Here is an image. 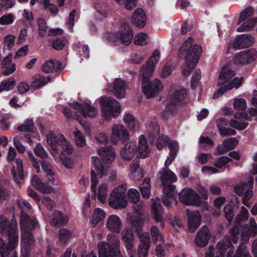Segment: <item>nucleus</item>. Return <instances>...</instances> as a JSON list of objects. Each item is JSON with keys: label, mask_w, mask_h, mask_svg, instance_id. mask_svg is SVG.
Wrapping results in <instances>:
<instances>
[{"label": "nucleus", "mask_w": 257, "mask_h": 257, "mask_svg": "<svg viewBox=\"0 0 257 257\" xmlns=\"http://www.w3.org/2000/svg\"><path fill=\"white\" fill-rule=\"evenodd\" d=\"M137 236L139 238L140 242L139 245H151L150 234L148 232H140Z\"/></svg>", "instance_id": "nucleus-51"}, {"label": "nucleus", "mask_w": 257, "mask_h": 257, "mask_svg": "<svg viewBox=\"0 0 257 257\" xmlns=\"http://www.w3.org/2000/svg\"><path fill=\"white\" fill-rule=\"evenodd\" d=\"M16 167H14L12 170V173L14 180L17 183H20V180L24 179V169L23 167V161L22 159L18 158L16 160Z\"/></svg>", "instance_id": "nucleus-32"}, {"label": "nucleus", "mask_w": 257, "mask_h": 257, "mask_svg": "<svg viewBox=\"0 0 257 257\" xmlns=\"http://www.w3.org/2000/svg\"><path fill=\"white\" fill-rule=\"evenodd\" d=\"M126 87V84L123 80L120 78H116L111 90L117 98L120 99L125 97Z\"/></svg>", "instance_id": "nucleus-24"}, {"label": "nucleus", "mask_w": 257, "mask_h": 257, "mask_svg": "<svg viewBox=\"0 0 257 257\" xmlns=\"http://www.w3.org/2000/svg\"><path fill=\"white\" fill-rule=\"evenodd\" d=\"M62 63L58 60L51 59L45 62L42 66V70L46 73H52L58 71Z\"/></svg>", "instance_id": "nucleus-33"}, {"label": "nucleus", "mask_w": 257, "mask_h": 257, "mask_svg": "<svg viewBox=\"0 0 257 257\" xmlns=\"http://www.w3.org/2000/svg\"><path fill=\"white\" fill-rule=\"evenodd\" d=\"M106 225L111 232L117 233L121 230L122 222L118 216L111 215L107 218Z\"/></svg>", "instance_id": "nucleus-23"}, {"label": "nucleus", "mask_w": 257, "mask_h": 257, "mask_svg": "<svg viewBox=\"0 0 257 257\" xmlns=\"http://www.w3.org/2000/svg\"><path fill=\"white\" fill-rule=\"evenodd\" d=\"M151 234L153 238V242L155 243L158 241L163 242V238L160 233L158 228L155 226H153L151 229Z\"/></svg>", "instance_id": "nucleus-53"}, {"label": "nucleus", "mask_w": 257, "mask_h": 257, "mask_svg": "<svg viewBox=\"0 0 257 257\" xmlns=\"http://www.w3.org/2000/svg\"><path fill=\"white\" fill-rule=\"evenodd\" d=\"M72 153H68L67 152H64L62 150L60 155V159L63 165H64L67 168H71L73 165L72 160L66 154H70Z\"/></svg>", "instance_id": "nucleus-48"}, {"label": "nucleus", "mask_w": 257, "mask_h": 257, "mask_svg": "<svg viewBox=\"0 0 257 257\" xmlns=\"http://www.w3.org/2000/svg\"><path fill=\"white\" fill-rule=\"evenodd\" d=\"M148 42V37L145 33H141L134 38V43L136 45L141 46L147 44Z\"/></svg>", "instance_id": "nucleus-52"}, {"label": "nucleus", "mask_w": 257, "mask_h": 257, "mask_svg": "<svg viewBox=\"0 0 257 257\" xmlns=\"http://www.w3.org/2000/svg\"><path fill=\"white\" fill-rule=\"evenodd\" d=\"M255 59V52L241 51L236 54L234 58L236 63L245 64L253 61Z\"/></svg>", "instance_id": "nucleus-27"}, {"label": "nucleus", "mask_w": 257, "mask_h": 257, "mask_svg": "<svg viewBox=\"0 0 257 257\" xmlns=\"http://www.w3.org/2000/svg\"><path fill=\"white\" fill-rule=\"evenodd\" d=\"M121 237L130 257H135L136 250L133 247L134 236L132 229L125 228L121 232Z\"/></svg>", "instance_id": "nucleus-15"}, {"label": "nucleus", "mask_w": 257, "mask_h": 257, "mask_svg": "<svg viewBox=\"0 0 257 257\" xmlns=\"http://www.w3.org/2000/svg\"><path fill=\"white\" fill-rule=\"evenodd\" d=\"M142 77V89L143 93L148 98L154 97L163 88L161 82L158 79H155L151 81L149 76L151 75H147L145 72H141Z\"/></svg>", "instance_id": "nucleus-8"}, {"label": "nucleus", "mask_w": 257, "mask_h": 257, "mask_svg": "<svg viewBox=\"0 0 257 257\" xmlns=\"http://www.w3.org/2000/svg\"><path fill=\"white\" fill-rule=\"evenodd\" d=\"M232 161V159L227 156H223L217 158V160L213 162V165L216 168L219 169H221L224 167L229 169V165H227V164Z\"/></svg>", "instance_id": "nucleus-45"}, {"label": "nucleus", "mask_w": 257, "mask_h": 257, "mask_svg": "<svg viewBox=\"0 0 257 257\" xmlns=\"http://www.w3.org/2000/svg\"><path fill=\"white\" fill-rule=\"evenodd\" d=\"M152 211L154 218L157 222H160L161 225L163 226V210L161 201L158 197H156L155 199H152Z\"/></svg>", "instance_id": "nucleus-22"}, {"label": "nucleus", "mask_w": 257, "mask_h": 257, "mask_svg": "<svg viewBox=\"0 0 257 257\" xmlns=\"http://www.w3.org/2000/svg\"><path fill=\"white\" fill-rule=\"evenodd\" d=\"M60 239L63 242H65L70 237V233L66 228H61L59 231Z\"/></svg>", "instance_id": "nucleus-63"}, {"label": "nucleus", "mask_w": 257, "mask_h": 257, "mask_svg": "<svg viewBox=\"0 0 257 257\" xmlns=\"http://www.w3.org/2000/svg\"><path fill=\"white\" fill-rule=\"evenodd\" d=\"M147 131L151 143H154L156 139L160 137L159 126L155 119L149 122Z\"/></svg>", "instance_id": "nucleus-26"}, {"label": "nucleus", "mask_w": 257, "mask_h": 257, "mask_svg": "<svg viewBox=\"0 0 257 257\" xmlns=\"http://www.w3.org/2000/svg\"><path fill=\"white\" fill-rule=\"evenodd\" d=\"M107 242H100L98 244L99 257H122L119 250L120 241L117 236L109 233Z\"/></svg>", "instance_id": "nucleus-6"}, {"label": "nucleus", "mask_w": 257, "mask_h": 257, "mask_svg": "<svg viewBox=\"0 0 257 257\" xmlns=\"http://www.w3.org/2000/svg\"><path fill=\"white\" fill-rule=\"evenodd\" d=\"M63 112L67 118H73L75 117L79 122L83 125L84 123L83 119L78 114V112H73L72 109L69 108H64Z\"/></svg>", "instance_id": "nucleus-46"}, {"label": "nucleus", "mask_w": 257, "mask_h": 257, "mask_svg": "<svg viewBox=\"0 0 257 257\" xmlns=\"http://www.w3.org/2000/svg\"><path fill=\"white\" fill-rule=\"evenodd\" d=\"M38 25L39 27V35L43 37L46 34L48 30V26L44 19L40 18L38 20Z\"/></svg>", "instance_id": "nucleus-54"}, {"label": "nucleus", "mask_w": 257, "mask_h": 257, "mask_svg": "<svg viewBox=\"0 0 257 257\" xmlns=\"http://www.w3.org/2000/svg\"><path fill=\"white\" fill-rule=\"evenodd\" d=\"M147 18L144 11L142 9H137L133 16L132 22L134 25L139 28L144 27L146 24Z\"/></svg>", "instance_id": "nucleus-28"}, {"label": "nucleus", "mask_w": 257, "mask_h": 257, "mask_svg": "<svg viewBox=\"0 0 257 257\" xmlns=\"http://www.w3.org/2000/svg\"><path fill=\"white\" fill-rule=\"evenodd\" d=\"M107 195V189L106 184H103L99 187L97 198L102 203L105 202Z\"/></svg>", "instance_id": "nucleus-49"}, {"label": "nucleus", "mask_w": 257, "mask_h": 257, "mask_svg": "<svg viewBox=\"0 0 257 257\" xmlns=\"http://www.w3.org/2000/svg\"><path fill=\"white\" fill-rule=\"evenodd\" d=\"M50 77H45L40 74H36L32 77L31 86L34 89H38L44 86L50 81Z\"/></svg>", "instance_id": "nucleus-34"}, {"label": "nucleus", "mask_w": 257, "mask_h": 257, "mask_svg": "<svg viewBox=\"0 0 257 257\" xmlns=\"http://www.w3.org/2000/svg\"><path fill=\"white\" fill-rule=\"evenodd\" d=\"M47 141L52 149L57 153L61 148L62 150L68 153H72L73 147L68 143L66 139L62 134H55L53 132H50L47 136Z\"/></svg>", "instance_id": "nucleus-9"}, {"label": "nucleus", "mask_w": 257, "mask_h": 257, "mask_svg": "<svg viewBox=\"0 0 257 257\" xmlns=\"http://www.w3.org/2000/svg\"><path fill=\"white\" fill-rule=\"evenodd\" d=\"M112 134L111 139L112 142L114 144L117 143L118 140L125 142L130 139V135L127 130L122 125L114 124L112 126Z\"/></svg>", "instance_id": "nucleus-17"}, {"label": "nucleus", "mask_w": 257, "mask_h": 257, "mask_svg": "<svg viewBox=\"0 0 257 257\" xmlns=\"http://www.w3.org/2000/svg\"><path fill=\"white\" fill-rule=\"evenodd\" d=\"M123 120L131 130L135 131L138 130L139 127V122L132 114H126L123 117Z\"/></svg>", "instance_id": "nucleus-38"}, {"label": "nucleus", "mask_w": 257, "mask_h": 257, "mask_svg": "<svg viewBox=\"0 0 257 257\" xmlns=\"http://www.w3.org/2000/svg\"><path fill=\"white\" fill-rule=\"evenodd\" d=\"M14 22V16L12 14L4 15L0 18V24L9 25Z\"/></svg>", "instance_id": "nucleus-62"}, {"label": "nucleus", "mask_w": 257, "mask_h": 257, "mask_svg": "<svg viewBox=\"0 0 257 257\" xmlns=\"http://www.w3.org/2000/svg\"><path fill=\"white\" fill-rule=\"evenodd\" d=\"M70 106L74 109L80 110V113L82 114L81 116L84 118H93L97 114V111L96 108L87 103H80L76 101H73L70 103Z\"/></svg>", "instance_id": "nucleus-14"}, {"label": "nucleus", "mask_w": 257, "mask_h": 257, "mask_svg": "<svg viewBox=\"0 0 257 257\" xmlns=\"http://www.w3.org/2000/svg\"><path fill=\"white\" fill-rule=\"evenodd\" d=\"M229 125L231 127L239 131L244 130L248 125V122H241L237 120L231 119L230 121Z\"/></svg>", "instance_id": "nucleus-57"}, {"label": "nucleus", "mask_w": 257, "mask_h": 257, "mask_svg": "<svg viewBox=\"0 0 257 257\" xmlns=\"http://www.w3.org/2000/svg\"><path fill=\"white\" fill-rule=\"evenodd\" d=\"M10 198L9 190L3 185L0 184V202L8 200Z\"/></svg>", "instance_id": "nucleus-60"}, {"label": "nucleus", "mask_w": 257, "mask_h": 257, "mask_svg": "<svg viewBox=\"0 0 257 257\" xmlns=\"http://www.w3.org/2000/svg\"><path fill=\"white\" fill-rule=\"evenodd\" d=\"M94 8L97 14L103 18L107 17L108 13V5L103 2H96L94 4Z\"/></svg>", "instance_id": "nucleus-39"}, {"label": "nucleus", "mask_w": 257, "mask_h": 257, "mask_svg": "<svg viewBox=\"0 0 257 257\" xmlns=\"http://www.w3.org/2000/svg\"><path fill=\"white\" fill-rule=\"evenodd\" d=\"M242 79L243 77L239 78L235 77L226 85L219 88L218 90L214 94L213 98L216 99L220 97L227 90H230L233 87L238 88L242 84Z\"/></svg>", "instance_id": "nucleus-25"}, {"label": "nucleus", "mask_w": 257, "mask_h": 257, "mask_svg": "<svg viewBox=\"0 0 257 257\" xmlns=\"http://www.w3.org/2000/svg\"><path fill=\"white\" fill-rule=\"evenodd\" d=\"M179 200L181 202L187 205H197L201 204L199 195L191 188H185L179 194Z\"/></svg>", "instance_id": "nucleus-12"}, {"label": "nucleus", "mask_w": 257, "mask_h": 257, "mask_svg": "<svg viewBox=\"0 0 257 257\" xmlns=\"http://www.w3.org/2000/svg\"><path fill=\"white\" fill-rule=\"evenodd\" d=\"M254 42V39L249 34H242L238 35L234 40L233 44V48L235 50H239L249 47Z\"/></svg>", "instance_id": "nucleus-19"}, {"label": "nucleus", "mask_w": 257, "mask_h": 257, "mask_svg": "<svg viewBox=\"0 0 257 257\" xmlns=\"http://www.w3.org/2000/svg\"><path fill=\"white\" fill-rule=\"evenodd\" d=\"M218 254L215 257H224L225 252H227V257H232L234 254L231 240L229 237H226L218 242L217 245Z\"/></svg>", "instance_id": "nucleus-16"}, {"label": "nucleus", "mask_w": 257, "mask_h": 257, "mask_svg": "<svg viewBox=\"0 0 257 257\" xmlns=\"http://www.w3.org/2000/svg\"><path fill=\"white\" fill-rule=\"evenodd\" d=\"M233 107L237 110H244L246 108V103L243 98H234Z\"/></svg>", "instance_id": "nucleus-56"}, {"label": "nucleus", "mask_w": 257, "mask_h": 257, "mask_svg": "<svg viewBox=\"0 0 257 257\" xmlns=\"http://www.w3.org/2000/svg\"><path fill=\"white\" fill-rule=\"evenodd\" d=\"M104 211L100 208H96L90 220V223L94 227L99 221L102 220L105 217Z\"/></svg>", "instance_id": "nucleus-40"}, {"label": "nucleus", "mask_w": 257, "mask_h": 257, "mask_svg": "<svg viewBox=\"0 0 257 257\" xmlns=\"http://www.w3.org/2000/svg\"><path fill=\"white\" fill-rule=\"evenodd\" d=\"M186 214L188 216V229L193 232L200 225L201 215L198 211H191L189 209L186 210Z\"/></svg>", "instance_id": "nucleus-18"}, {"label": "nucleus", "mask_w": 257, "mask_h": 257, "mask_svg": "<svg viewBox=\"0 0 257 257\" xmlns=\"http://www.w3.org/2000/svg\"><path fill=\"white\" fill-rule=\"evenodd\" d=\"M98 153L101 160L97 157L91 158L93 168L91 171V190L94 195H96V185L98 183V178H101L106 175L108 167L106 164L112 162L114 158L115 153L111 147H101L98 149Z\"/></svg>", "instance_id": "nucleus-2"}, {"label": "nucleus", "mask_w": 257, "mask_h": 257, "mask_svg": "<svg viewBox=\"0 0 257 257\" xmlns=\"http://www.w3.org/2000/svg\"><path fill=\"white\" fill-rule=\"evenodd\" d=\"M53 216V218L51 221L53 225L61 226L67 222V219L63 216L62 214L59 210H55Z\"/></svg>", "instance_id": "nucleus-35"}, {"label": "nucleus", "mask_w": 257, "mask_h": 257, "mask_svg": "<svg viewBox=\"0 0 257 257\" xmlns=\"http://www.w3.org/2000/svg\"><path fill=\"white\" fill-rule=\"evenodd\" d=\"M125 185H121L112 191L111 197L109 199V205L112 208L117 209L124 207L126 205Z\"/></svg>", "instance_id": "nucleus-11"}, {"label": "nucleus", "mask_w": 257, "mask_h": 257, "mask_svg": "<svg viewBox=\"0 0 257 257\" xmlns=\"http://www.w3.org/2000/svg\"><path fill=\"white\" fill-rule=\"evenodd\" d=\"M193 39L189 37L180 48L179 56L184 55L185 62L182 66V74L185 76L190 75L198 62L202 53V48L199 45H193Z\"/></svg>", "instance_id": "nucleus-3"}, {"label": "nucleus", "mask_w": 257, "mask_h": 257, "mask_svg": "<svg viewBox=\"0 0 257 257\" xmlns=\"http://www.w3.org/2000/svg\"><path fill=\"white\" fill-rule=\"evenodd\" d=\"M74 139L76 145L80 147L85 145V140L80 131L77 130L74 132Z\"/></svg>", "instance_id": "nucleus-55"}, {"label": "nucleus", "mask_w": 257, "mask_h": 257, "mask_svg": "<svg viewBox=\"0 0 257 257\" xmlns=\"http://www.w3.org/2000/svg\"><path fill=\"white\" fill-rule=\"evenodd\" d=\"M211 237V233L209 228L203 226L197 232L195 239L196 244L200 247L206 246Z\"/></svg>", "instance_id": "nucleus-20"}, {"label": "nucleus", "mask_w": 257, "mask_h": 257, "mask_svg": "<svg viewBox=\"0 0 257 257\" xmlns=\"http://www.w3.org/2000/svg\"><path fill=\"white\" fill-rule=\"evenodd\" d=\"M248 227V232L245 233L244 231L242 232L241 237L244 238L245 240H248L249 235L251 234H255L257 232V225L255 222V219L253 217H251L250 219L249 226Z\"/></svg>", "instance_id": "nucleus-36"}, {"label": "nucleus", "mask_w": 257, "mask_h": 257, "mask_svg": "<svg viewBox=\"0 0 257 257\" xmlns=\"http://www.w3.org/2000/svg\"><path fill=\"white\" fill-rule=\"evenodd\" d=\"M16 85V81L14 78H10L8 80H5L1 82L0 85V92L8 91L12 89Z\"/></svg>", "instance_id": "nucleus-47"}, {"label": "nucleus", "mask_w": 257, "mask_h": 257, "mask_svg": "<svg viewBox=\"0 0 257 257\" xmlns=\"http://www.w3.org/2000/svg\"><path fill=\"white\" fill-rule=\"evenodd\" d=\"M187 95V91L185 88H181L174 90L170 96L171 103L173 105L181 104Z\"/></svg>", "instance_id": "nucleus-29"}, {"label": "nucleus", "mask_w": 257, "mask_h": 257, "mask_svg": "<svg viewBox=\"0 0 257 257\" xmlns=\"http://www.w3.org/2000/svg\"><path fill=\"white\" fill-rule=\"evenodd\" d=\"M102 114L106 119L116 117L120 113V105L115 99L110 97L102 96L99 100Z\"/></svg>", "instance_id": "nucleus-7"}, {"label": "nucleus", "mask_w": 257, "mask_h": 257, "mask_svg": "<svg viewBox=\"0 0 257 257\" xmlns=\"http://www.w3.org/2000/svg\"><path fill=\"white\" fill-rule=\"evenodd\" d=\"M21 239L24 245L30 247L35 242L32 234L34 230L38 225V222L34 218L31 217L23 211L21 214Z\"/></svg>", "instance_id": "nucleus-5"}, {"label": "nucleus", "mask_w": 257, "mask_h": 257, "mask_svg": "<svg viewBox=\"0 0 257 257\" xmlns=\"http://www.w3.org/2000/svg\"><path fill=\"white\" fill-rule=\"evenodd\" d=\"M133 32L131 27L126 23H123L121 25L120 30L115 34L116 37L115 42H119L122 44L129 45L133 38Z\"/></svg>", "instance_id": "nucleus-13"}, {"label": "nucleus", "mask_w": 257, "mask_h": 257, "mask_svg": "<svg viewBox=\"0 0 257 257\" xmlns=\"http://www.w3.org/2000/svg\"><path fill=\"white\" fill-rule=\"evenodd\" d=\"M161 180L164 186L163 192L169 198H173L175 193V186L170 184L172 182H176L177 178L175 174L167 168L163 169L160 172Z\"/></svg>", "instance_id": "nucleus-10"}, {"label": "nucleus", "mask_w": 257, "mask_h": 257, "mask_svg": "<svg viewBox=\"0 0 257 257\" xmlns=\"http://www.w3.org/2000/svg\"><path fill=\"white\" fill-rule=\"evenodd\" d=\"M256 23L257 18L249 19L247 21L244 22L243 24L237 28V31L238 32H241L249 30Z\"/></svg>", "instance_id": "nucleus-43"}, {"label": "nucleus", "mask_w": 257, "mask_h": 257, "mask_svg": "<svg viewBox=\"0 0 257 257\" xmlns=\"http://www.w3.org/2000/svg\"><path fill=\"white\" fill-rule=\"evenodd\" d=\"M34 123L33 119H27L24 123L21 124L17 127L19 131H23L28 133L34 132Z\"/></svg>", "instance_id": "nucleus-42"}, {"label": "nucleus", "mask_w": 257, "mask_h": 257, "mask_svg": "<svg viewBox=\"0 0 257 257\" xmlns=\"http://www.w3.org/2000/svg\"><path fill=\"white\" fill-rule=\"evenodd\" d=\"M251 257L249 250L245 243H240L236 251L235 255H232V257Z\"/></svg>", "instance_id": "nucleus-44"}, {"label": "nucleus", "mask_w": 257, "mask_h": 257, "mask_svg": "<svg viewBox=\"0 0 257 257\" xmlns=\"http://www.w3.org/2000/svg\"><path fill=\"white\" fill-rule=\"evenodd\" d=\"M159 55L160 53L159 51L155 50L149 60L142 66L140 71L145 72V74L147 75H152L153 71L154 63L157 61Z\"/></svg>", "instance_id": "nucleus-30"}, {"label": "nucleus", "mask_w": 257, "mask_h": 257, "mask_svg": "<svg viewBox=\"0 0 257 257\" xmlns=\"http://www.w3.org/2000/svg\"><path fill=\"white\" fill-rule=\"evenodd\" d=\"M119 5L124 4L126 10L130 11L135 8L137 6V0H116Z\"/></svg>", "instance_id": "nucleus-58"}, {"label": "nucleus", "mask_w": 257, "mask_h": 257, "mask_svg": "<svg viewBox=\"0 0 257 257\" xmlns=\"http://www.w3.org/2000/svg\"><path fill=\"white\" fill-rule=\"evenodd\" d=\"M235 75V73L233 70L229 69L227 67H223L220 72L218 77L217 84L222 85L228 82Z\"/></svg>", "instance_id": "nucleus-31"}, {"label": "nucleus", "mask_w": 257, "mask_h": 257, "mask_svg": "<svg viewBox=\"0 0 257 257\" xmlns=\"http://www.w3.org/2000/svg\"><path fill=\"white\" fill-rule=\"evenodd\" d=\"M35 153L37 156L44 159L47 157L48 154L44 150L41 145L38 144L35 149Z\"/></svg>", "instance_id": "nucleus-64"}, {"label": "nucleus", "mask_w": 257, "mask_h": 257, "mask_svg": "<svg viewBox=\"0 0 257 257\" xmlns=\"http://www.w3.org/2000/svg\"><path fill=\"white\" fill-rule=\"evenodd\" d=\"M0 233L5 238V240L0 237V257H18L16 249L19 240L17 222H10L6 216L0 214Z\"/></svg>", "instance_id": "nucleus-1"}, {"label": "nucleus", "mask_w": 257, "mask_h": 257, "mask_svg": "<svg viewBox=\"0 0 257 257\" xmlns=\"http://www.w3.org/2000/svg\"><path fill=\"white\" fill-rule=\"evenodd\" d=\"M253 13V8L252 7H248L245 10H244L242 12H241L240 14L238 22L240 23L248 17H249L252 15Z\"/></svg>", "instance_id": "nucleus-59"}, {"label": "nucleus", "mask_w": 257, "mask_h": 257, "mask_svg": "<svg viewBox=\"0 0 257 257\" xmlns=\"http://www.w3.org/2000/svg\"><path fill=\"white\" fill-rule=\"evenodd\" d=\"M65 45V40L63 38L55 39L52 42V47L56 50H62Z\"/></svg>", "instance_id": "nucleus-61"}, {"label": "nucleus", "mask_w": 257, "mask_h": 257, "mask_svg": "<svg viewBox=\"0 0 257 257\" xmlns=\"http://www.w3.org/2000/svg\"><path fill=\"white\" fill-rule=\"evenodd\" d=\"M137 150L140 156L143 158L148 157L150 154L146 139L143 135L140 136L138 148L136 142L132 141L127 143L121 151V156L123 160L130 161L134 158Z\"/></svg>", "instance_id": "nucleus-4"}, {"label": "nucleus", "mask_w": 257, "mask_h": 257, "mask_svg": "<svg viewBox=\"0 0 257 257\" xmlns=\"http://www.w3.org/2000/svg\"><path fill=\"white\" fill-rule=\"evenodd\" d=\"M253 185V178L252 177L250 176L248 178L247 183H241L235 186L234 188L235 192L239 196H241L243 194L244 191L247 187H252Z\"/></svg>", "instance_id": "nucleus-37"}, {"label": "nucleus", "mask_w": 257, "mask_h": 257, "mask_svg": "<svg viewBox=\"0 0 257 257\" xmlns=\"http://www.w3.org/2000/svg\"><path fill=\"white\" fill-rule=\"evenodd\" d=\"M128 199L133 204L138 202L140 198L139 192L135 189H131L127 192Z\"/></svg>", "instance_id": "nucleus-50"}, {"label": "nucleus", "mask_w": 257, "mask_h": 257, "mask_svg": "<svg viewBox=\"0 0 257 257\" xmlns=\"http://www.w3.org/2000/svg\"><path fill=\"white\" fill-rule=\"evenodd\" d=\"M164 142H167L168 144L170 149L169 156L166 159L165 163V168H168L175 159L178 151L179 146L178 143L175 141H173L169 139L168 137L164 138Z\"/></svg>", "instance_id": "nucleus-21"}, {"label": "nucleus", "mask_w": 257, "mask_h": 257, "mask_svg": "<svg viewBox=\"0 0 257 257\" xmlns=\"http://www.w3.org/2000/svg\"><path fill=\"white\" fill-rule=\"evenodd\" d=\"M150 181V178L147 177L140 186V190L143 197L145 199H148L150 197L151 193Z\"/></svg>", "instance_id": "nucleus-41"}]
</instances>
